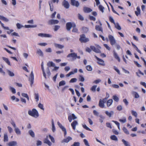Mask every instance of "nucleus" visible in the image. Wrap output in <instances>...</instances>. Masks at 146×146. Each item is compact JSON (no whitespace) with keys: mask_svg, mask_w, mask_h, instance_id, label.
<instances>
[{"mask_svg":"<svg viewBox=\"0 0 146 146\" xmlns=\"http://www.w3.org/2000/svg\"><path fill=\"white\" fill-rule=\"evenodd\" d=\"M79 40L81 43H86L89 41V38L86 37L85 35L84 34L80 35Z\"/></svg>","mask_w":146,"mask_h":146,"instance_id":"1","label":"nucleus"},{"mask_svg":"<svg viewBox=\"0 0 146 146\" xmlns=\"http://www.w3.org/2000/svg\"><path fill=\"white\" fill-rule=\"evenodd\" d=\"M67 57V58H72L73 60H75L77 58L80 59V56H78L77 54L75 53H72L68 54Z\"/></svg>","mask_w":146,"mask_h":146,"instance_id":"2","label":"nucleus"},{"mask_svg":"<svg viewBox=\"0 0 146 146\" xmlns=\"http://www.w3.org/2000/svg\"><path fill=\"white\" fill-rule=\"evenodd\" d=\"M28 114L33 117H35V116L38 117V114L37 111L35 109H33L32 110H29L28 111Z\"/></svg>","mask_w":146,"mask_h":146,"instance_id":"3","label":"nucleus"},{"mask_svg":"<svg viewBox=\"0 0 146 146\" xmlns=\"http://www.w3.org/2000/svg\"><path fill=\"white\" fill-rule=\"evenodd\" d=\"M108 37L111 44L112 45L115 44L116 43V40L113 36L112 35H109Z\"/></svg>","mask_w":146,"mask_h":146,"instance_id":"4","label":"nucleus"},{"mask_svg":"<svg viewBox=\"0 0 146 146\" xmlns=\"http://www.w3.org/2000/svg\"><path fill=\"white\" fill-rule=\"evenodd\" d=\"M95 57L98 61L97 63L98 64L103 66L105 65L104 61L103 60L99 58L96 56H95Z\"/></svg>","mask_w":146,"mask_h":146,"instance_id":"5","label":"nucleus"},{"mask_svg":"<svg viewBox=\"0 0 146 146\" xmlns=\"http://www.w3.org/2000/svg\"><path fill=\"white\" fill-rule=\"evenodd\" d=\"M74 23H72L71 22L67 23L66 24V27L67 30L68 31H70L71 28L73 27Z\"/></svg>","mask_w":146,"mask_h":146,"instance_id":"6","label":"nucleus"},{"mask_svg":"<svg viewBox=\"0 0 146 146\" xmlns=\"http://www.w3.org/2000/svg\"><path fill=\"white\" fill-rule=\"evenodd\" d=\"M34 74L33 72L32 71L30 75V77L29 78V80L31 82V85L32 86L34 82Z\"/></svg>","mask_w":146,"mask_h":146,"instance_id":"7","label":"nucleus"},{"mask_svg":"<svg viewBox=\"0 0 146 146\" xmlns=\"http://www.w3.org/2000/svg\"><path fill=\"white\" fill-rule=\"evenodd\" d=\"M90 47L93 51L96 53H100L101 52V51L99 49L95 47L94 46H91Z\"/></svg>","mask_w":146,"mask_h":146,"instance_id":"8","label":"nucleus"},{"mask_svg":"<svg viewBox=\"0 0 146 146\" xmlns=\"http://www.w3.org/2000/svg\"><path fill=\"white\" fill-rule=\"evenodd\" d=\"M71 3L72 5L75 6L76 7H78L79 5V2L75 0H71Z\"/></svg>","mask_w":146,"mask_h":146,"instance_id":"9","label":"nucleus"},{"mask_svg":"<svg viewBox=\"0 0 146 146\" xmlns=\"http://www.w3.org/2000/svg\"><path fill=\"white\" fill-rule=\"evenodd\" d=\"M38 36H41L42 37H51L52 36L51 35L49 34H47L40 33H38Z\"/></svg>","mask_w":146,"mask_h":146,"instance_id":"10","label":"nucleus"},{"mask_svg":"<svg viewBox=\"0 0 146 146\" xmlns=\"http://www.w3.org/2000/svg\"><path fill=\"white\" fill-rule=\"evenodd\" d=\"M62 5L66 9H68L70 5L68 2L64 0L62 3Z\"/></svg>","mask_w":146,"mask_h":146,"instance_id":"11","label":"nucleus"},{"mask_svg":"<svg viewBox=\"0 0 146 146\" xmlns=\"http://www.w3.org/2000/svg\"><path fill=\"white\" fill-rule=\"evenodd\" d=\"M77 118L74 114H72L71 115H70L68 117V119L69 121L70 122L72 121V119H74Z\"/></svg>","mask_w":146,"mask_h":146,"instance_id":"12","label":"nucleus"},{"mask_svg":"<svg viewBox=\"0 0 146 146\" xmlns=\"http://www.w3.org/2000/svg\"><path fill=\"white\" fill-rule=\"evenodd\" d=\"M83 11L85 13H89L91 12L92 10L90 8L84 7L83 8Z\"/></svg>","mask_w":146,"mask_h":146,"instance_id":"13","label":"nucleus"},{"mask_svg":"<svg viewBox=\"0 0 146 146\" xmlns=\"http://www.w3.org/2000/svg\"><path fill=\"white\" fill-rule=\"evenodd\" d=\"M78 123L77 121H74L71 123V125L72 128L74 130H75L76 126L78 124Z\"/></svg>","mask_w":146,"mask_h":146,"instance_id":"14","label":"nucleus"},{"mask_svg":"<svg viewBox=\"0 0 146 146\" xmlns=\"http://www.w3.org/2000/svg\"><path fill=\"white\" fill-rule=\"evenodd\" d=\"M105 113L106 115L109 116V117H111V115H113L114 114V112L113 111H111L110 112H109L108 111H106Z\"/></svg>","mask_w":146,"mask_h":146,"instance_id":"15","label":"nucleus"},{"mask_svg":"<svg viewBox=\"0 0 146 146\" xmlns=\"http://www.w3.org/2000/svg\"><path fill=\"white\" fill-rule=\"evenodd\" d=\"M113 56L119 62H120V59L119 57L118 56L117 53L114 51L113 52Z\"/></svg>","mask_w":146,"mask_h":146,"instance_id":"16","label":"nucleus"},{"mask_svg":"<svg viewBox=\"0 0 146 146\" xmlns=\"http://www.w3.org/2000/svg\"><path fill=\"white\" fill-rule=\"evenodd\" d=\"M70 90V91H74L72 89L69 88L68 86H66L64 87L62 89V91Z\"/></svg>","mask_w":146,"mask_h":146,"instance_id":"17","label":"nucleus"},{"mask_svg":"<svg viewBox=\"0 0 146 146\" xmlns=\"http://www.w3.org/2000/svg\"><path fill=\"white\" fill-rule=\"evenodd\" d=\"M137 11H135V13L137 16L140 14V9L139 7H137L136 8Z\"/></svg>","mask_w":146,"mask_h":146,"instance_id":"18","label":"nucleus"},{"mask_svg":"<svg viewBox=\"0 0 146 146\" xmlns=\"http://www.w3.org/2000/svg\"><path fill=\"white\" fill-rule=\"evenodd\" d=\"M72 139V138L71 137H68L67 138L64 139L62 141V143H63L64 142H65L66 143H68L70 140H71Z\"/></svg>","mask_w":146,"mask_h":146,"instance_id":"19","label":"nucleus"},{"mask_svg":"<svg viewBox=\"0 0 146 146\" xmlns=\"http://www.w3.org/2000/svg\"><path fill=\"white\" fill-rule=\"evenodd\" d=\"M73 29L72 30V31L73 33H78V29L76 27V25L75 24H74L73 25Z\"/></svg>","mask_w":146,"mask_h":146,"instance_id":"20","label":"nucleus"},{"mask_svg":"<svg viewBox=\"0 0 146 146\" xmlns=\"http://www.w3.org/2000/svg\"><path fill=\"white\" fill-rule=\"evenodd\" d=\"M44 142L47 144L49 146H50L52 145V143L47 138L44 139Z\"/></svg>","mask_w":146,"mask_h":146,"instance_id":"21","label":"nucleus"},{"mask_svg":"<svg viewBox=\"0 0 146 146\" xmlns=\"http://www.w3.org/2000/svg\"><path fill=\"white\" fill-rule=\"evenodd\" d=\"M17 143L15 141H12L9 143L8 145L9 146H14L17 145Z\"/></svg>","mask_w":146,"mask_h":146,"instance_id":"22","label":"nucleus"},{"mask_svg":"<svg viewBox=\"0 0 146 146\" xmlns=\"http://www.w3.org/2000/svg\"><path fill=\"white\" fill-rule=\"evenodd\" d=\"M54 45L56 48H58L59 49H62L64 47L63 45L56 43H54Z\"/></svg>","mask_w":146,"mask_h":146,"instance_id":"23","label":"nucleus"},{"mask_svg":"<svg viewBox=\"0 0 146 146\" xmlns=\"http://www.w3.org/2000/svg\"><path fill=\"white\" fill-rule=\"evenodd\" d=\"M99 106L101 108H103L104 107V102L102 101V99H100L99 100L98 104Z\"/></svg>","mask_w":146,"mask_h":146,"instance_id":"24","label":"nucleus"},{"mask_svg":"<svg viewBox=\"0 0 146 146\" xmlns=\"http://www.w3.org/2000/svg\"><path fill=\"white\" fill-rule=\"evenodd\" d=\"M16 133L18 135H20L21 134V131L18 127H15L14 129Z\"/></svg>","mask_w":146,"mask_h":146,"instance_id":"25","label":"nucleus"},{"mask_svg":"<svg viewBox=\"0 0 146 146\" xmlns=\"http://www.w3.org/2000/svg\"><path fill=\"white\" fill-rule=\"evenodd\" d=\"M47 65L48 67H50L51 66H54V64L52 62L49 61L47 63Z\"/></svg>","mask_w":146,"mask_h":146,"instance_id":"26","label":"nucleus"},{"mask_svg":"<svg viewBox=\"0 0 146 146\" xmlns=\"http://www.w3.org/2000/svg\"><path fill=\"white\" fill-rule=\"evenodd\" d=\"M95 29L97 31H101L103 32V29L99 25H96L95 27Z\"/></svg>","mask_w":146,"mask_h":146,"instance_id":"27","label":"nucleus"},{"mask_svg":"<svg viewBox=\"0 0 146 146\" xmlns=\"http://www.w3.org/2000/svg\"><path fill=\"white\" fill-rule=\"evenodd\" d=\"M29 134L32 137H34L35 136V135L34 132L31 130H30L28 132Z\"/></svg>","mask_w":146,"mask_h":146,"instance_id":"28","label":"nucleus"},{"mask_svg":"<svg viewBox=\"0 0 146 146\" xmlns=\"http://www.w3.org/2000/svg\"><path fill=\"white\" fill-rule=\"evenodd\" d=\"M122 141L125 146H130L128 142L126 141L124 139H122Z\"/></svg>","mask_w":146,"mask_h":146,"instance_id":"29","label":"nucleus"},{"mask_svg":"<svg viewBox=\"0 0 146 146\" xmlns=\"http://www.w3.org/2000/svg\"><path fill=\"white\" fill-rule=\"evenodd\" d=\"M0 19L5 22H8L9 21V20L7 18L1 15H0Z\"/></svg>","mask_w":146,"mask_h":146,"instance_id":"30","label":"nucleus"},{"mask_svg":"<svg viewBox=\"0 0 146 146\" xmlns=\"http://www.w3.org/2000/svg\"><path fill=\"white\" fill-rule=\"evenodd\" d=\"M113 102V100L112 99L109 100L107 102V106L108 107L110 106L112 104Z\"/></svg>","mask_w":146,"mask_h":146,"instance_id":"31","label":"nucleus"},{"mask_svg":"<svg viewBox=\"0 0 146 146\" xmlns=\"http://www.w3.org/2000/svg\"><path fill=\"white\" fill-rule=\"evenodd\" d=\"M8 141V137L7 134V133H4V142L7 141Z\"/></svg>","mask_w":146,"mask_h":146,"instance_id":"32","label":"nucleus"},{"mask_svg":"<svg viewBox=\"0 0 146 146\" xmlns=\"http://www.w3.org/2000/svg\"><path fill=\"white\" fill-rule=\"evenodd\" d=\"M109 4L110 5V6L111 7L112 11H113V13H115V14L119 15V14L114 9L113 7V5H112V4L110 3H109Z\"/></svg>","mask_w":146,"mask_h":146,"instance_id":"33","label":"nucleus"},{"mask_svg":"<svg viewBox=\"0 0 146 146\" xmlns=\"http://www.w3.org/2000/svg\"><path fill=\"white\" fill-rule=\"evenodd\" d=\"M3 60H4L9 65H10V62L8 58L3 57Z\"/></svg>","mask_w":146,"mask_h":146,"instance_id":"34","label":"nucleus"},{"mask_svg":"<svg viewBox=\"0 0 146 146\" xmlns=\"http://www.w3.org/2000/svg\"><path fill=\"white\" fill-rule=\"evenodd\" d=\"M86 69L88 71H91L92 70V68L90 65H88L86 66Z\"/></svg>","mask_w":146,"mask_h":146,"instance_id":"35","label":"nucleus"},{"mask_svg":"<svg viewBox=\"0 0 146 146\" xmlns=\"http://www.w3.org/2000/svg\"><path fill=\"white\" fill-rule=\"evenodd\" d=\"M82 29L83 32L84 33H87L88 31V28L85 27H83L82 28Z\"/></svg>","mask_w":146,"mask_h":146,"instance_id":"36","label":"nucleus"},{"mask_svg":"<svg viewBox=\"0 0 146 146\" xmlns=\"http://www.w3.org/2000/svg\"><path fill=\"white\" fill-rule=\"evenodd\" d=\"M41 69L42 71L43 76L45 78V79H46V74L45 73V72H44V70L43 65L42 63V64H41Z\"/></svg>","mask_w":146,"mask_h":146,"instance_id":"37","label":"nucleus"},{"mask_svg":"<svg viewBox=\"0 0 146 146\" xmlns=\"http://www.w3.org/2000/svg\"><path fill=\"white\" fill-rule=\"evenodd\" d=\"M123 130V131L126 134L128 135L129 134V133L127 129L126 128L123 127L122 129Z\"/></svg>","mask_w":146,"mask_h":146,"instance_id":"38","label":"nucleus"},{"mask_svg":"<svg viewBox=\"0 0 146 146\" xmlns=\"http://www.w3.org/2000/svg\"><path fill=\"white\" fill-rule=\"evenodd\" d=\"M37 26L36 25H25V27L26 28L35 27Z\"/></svg>","mask_w":146,"mask_h":146,"instance_id":"39","label":"nucleus"},{"mask_svg":"<svg viewBox=\"0 0 146 146\" xmlns=\"http://www.w3.org/2000/svg\"><path fill=\"white\" fill-rule=\"evenodd\" d=\"M110 138L111 139L115 141H117L118 140V139L117 137L115 135H112L110 137Z\"/></svg>","mask_w":146,"mask_h":146,"instance_id":"40","label":"nucleus"},{"mask_svg":"<svg viewBox=\"0 0 146 146\" xmlns=\"http://www.w3.org/2000/svg\"><path fill=\"white\" fill-rule=\"evenodd\" d=\"M0 24H1V26L3 27L4 29L5 30H9V27H5L4 26V25L3 23L1 21H0Z\"/></svg>","mask_w":146,"mask_h":146,"instance_id":"41","label":"nucleus"},{"mask_svg":"<svg viewBox=\"0 0 146 146\" xmlns=\"http://www.w3.org/2000/svg\"><path fill=\"white\" fill-rule=\"evenodd\" d=\"M52 131L53 132H54L55 131V128L54 124V121L53 119L52 120Z\"/></svg>","mask_w":146,"mask_h":146,"instance_id":"42","label":"nucleus"},{"mask_svg":"<svg viewBox=\"0 0 146 146\" xmlns=\"http://www.w3.org/2000/svg\"><path fill=\"white\" fill-rule=\"evenodd\" d=\"M115 25V27L117 29L119 30H120L121 29V28L119 24L118 23H117L115 24H114Z\"/></svg>","mask_w":146,"mask_h":146,"instance_id":"43","label":"nucleus"},{"mask_svg":"<svg viewBox=\"0 0 146 146\" xmlns=\"http://www.w3.org/2000/svg\"><path fill=\"white\" fill-rule=\"evenodd\" d=\"M7 72L9 75L11 76H14V73L9 70H7Z\"/></svg>","mask_w":146,"mask_h":146,"instance_id":"44","label":"nucleus"},{"mask_svg":"<svg viewBox=\"0 0 146 146\" xmlns=\"http://www.w3.org/2000/svg\"><path fill=\"white\" fill-rule=\"evenodd\" d=\"M131 113L135 117H137V112L133 110H131Z\"/></svg>","mask_w":146,"mask_h":146,"instance_id":"45","label":"nucleus"},{"mask_svg":"<svg viewBox=\"0 0 146 146\" xmlns=\"http://www.w3.org/2000/svg\"><path fill=\"white\" fill-rule=\"evenodd\" d=\"M66 84L64 80H62L60 82L59 84V86H63Z\"/></svg>","mask_w":146,"mask_h":146,"instance_id":"46","label":"nucleus"},{"mask_svg":"<svg viewBox=\"0 0 146 146\" xmlns=\"http://www.w3.org/2000/svg\"><path fill=\"white\" fill-rule=\"evenodd\" d=\"M57 124L59 127L62 129V130L65 128L59 122H57Z\"/></svg>","mask_w":146,"mask_h":146,"instance_id":"47","label":"nucleus"},{"mask_svg":"<svg viewBox=\"0 0 146 146\" xmlns=\"http://www.w3.org/2000/svg\"><path fill=\"white\" fill-rule=\"evenodd\" d=\"M78 19L81 20L83 21L84 20V18L79 13L78 14Z\"/></svg>","mask_w":146,"mask_h":146,"instance_id":"48","label":"nucleus"},{"mask_svg":"<svg viewBox=\"0 0 146 146\" xmlns=\"http://www.w3.org/2000/svg\"><path fill=\"white\" fill-rule=\"evenodd\" d=\"M49 4L50 7V9L51 11H52L53 10V5L52 6H51V4H52V2L51 1H49Z\"/></svg>","mask_w":146,"mask_h":146,"instance_id":"49","label":"nucleus"},{"mask_svg":"<svg viewBox=\"0 0 146 146\" xmlns=\"http://www.w3.org/2000/svg\"><path fill=\"white\" fill-rule=\"evenodd\" d=\"M99 10L102 11V13L104 12V7L101 5H99Z\"/></svg>","mask_w":146,"mask_h":146,"instance_id":"50","label":"nucleus"},{"mask_svg":"<svg viewBox=\"0 0 146 146\" xmlns=\"http://www.w3.org/2000/svg\"><path fill=\"white\" fill-rule=\"evenodd\" d=\"M113 99L114 101L116 102H118L119 101V99L116 96H113Z\"/></svg>","mask_w":146,"mask_h":146,"instance_id":"51","label":"nucleus"},{"mask_svg":"<svg viewBox=\"0 0 146 146\" xmlns=\"http://www.w3.org/2000/svg\"><path fill=\"white\" fill-rule=\"evenodd\" d=\"M79 80L81 82H83L84 80V78L82 75H80Z\"/></svg>","mask_w":146,"mask_h":146,"instance_id":"52","label":"nucleus"},{"mask_svg":"<svg viewBox=\"0 0 146 146\" xmlns=\"http://www.w3.org/2000/svg\"><path fill=\"white\" fill-rule=\"evenodd\" d=\"M85 144V145L87 146H90L89 145L88 141L86 139H84L83 140Z\"/></svg>","mask_w":146,"mask_h":146,"instance_id":"53","label":"nucleus"},{"mask_svg":"<svg viewBox=\"0 0 146 146\" xmlns=\"http://www.w3.org/2000/svg\"><path fill=\"white\" fill-rule=\"evenodd\" d=\"M109 20L110 22L113 23L114 24H115V22L113 19L111 17H109Z\"/></svg>","mask_w":146,"mask_h":146,"instance_id":"54","label":"nucleus"},{"mask_svg":"<svg viewBox=\"0 0 146 146\" xmlns=\"http://www.w3.org/2000/svg\"><path fill=\"white\" fill-rule=\"evenodd\" d=\"M49 137L51 141L53 143H54V139L53 137L51 136L50 135H49Z\"/></svg>","mask_w":146,"mask_h":146,"instance_id":"55","label":"nucleus"},{"mask_svg":"<svg viewBox=\"0 0 146 146\" xmlns=\"http://www.w3.org/2000/svg\"><path fill=\"white\" fill-rule=\"evenodd\" d=\"M38 106L39 108L43 110H44V109L43 108V105L41 104L40 103H39L38 104Z\"/></svg>","mask_w":146,"mask_h":146,"instance_id":"56","label":"nucleus"},{"mask_svg":"<svg viewBox=\"0 0 146 146\" xmlns=\"http://www.w3.org/2000/svg\"><path fill=\"white\" fill-rule=\"evenodd\" d=\"M60 27L59 25H56L54 26V30L55 31H57Z\"/></svg>","mask_w":146,"mask_h":146,"instance_id":"57","label":"nucleus"},{"mask_svg":"<svg viewBox=\"0 0 146 146\" xmlns=\"http://www.w3.org/2000/svg\"><path fill=\"white\" fill-rule=\"evenodd\" d=\"M77 81V79L75 78L71 79L70 81V83H73L76 82Z\"/></svg>","mask_w":146,"mask_h":146,"instance_id":"58","label":"nucleus"},{"mask_svg":"<svg viewBox=\"0 0 146 146\" xmlns=\"http://www.w3.org/2000/svg\"><path fill=\"white\" fill-rule=\"evenodd\" d=\"M133 94L134 95V97L135 98H137L139 97V94L136 92H135L133 93Z\"/></svg>","mask_w":146,"mask_h":146,"instance_id":"59","label":"nucleus"},{"mask_svg":"<svg viewBox=\"0 0 146 146\" xmlns=\"http://www.w3.org/2000/svg\"><path fill=\"white\" fill-rule=\"evenodd\" d=\"M83 127L85 129L87 130L90 131H91L92 130L89 128L88 127H87L86 125H82Z\"/></svg>","mask_w":146,"mask_h":146,"instance_id":"60","label":"nucleus"},{"mask_svg":"<svg viewBox=\"0 0 146 146\" xmlns=\"http://www.w3.org/2000/svg\"><path fill=\"white\" fill-rule=\"evenodd\" d=\"M35 98L36 100V101H38L39 100V95L38 94H35Z\"/></svg>","mask_w":146,"mask_h":146,"instance_id":"61","label":"nucleus"},{"mask_svg":"<svg viewBox=\"0 0 146 146\" xmlns=\"http://www.w3.org/2000/svg\"><path fill=\"white\" fill-rule=\"evenodd\" d=\"M53 21V19H51L49 20L48 22V25H52L54 24Z\"/></svg>","mask_w":146,"mask_h":146,"instance_id":"62","label":"nucleus"},{"mask_svg":"<svg viewBox=\"0 0 146 146\" xmlns=\"http://www.w3.org/2000/svg\"><path fill=\"white\" fill-rule=\"evenodd\" d=\"M42 144V142L40 140H38L36 141V145L37 146H38L41 145Z\"/></svg>","mask_w":146,"mask_h":146,"instance_id":"63","label":"nucleus"},{"mask_svg":"<svg viewBox=\"0 0 146 146\" xmlns=\"http://www.w3.org/2000/svg\"><path fill=\"white\" fill-rule=\"evenodd\" d=\"M37 53L40 56L43 55V53L41 50L40 49L37 50Z\"/></svg>","mask_w":146,"mask_h":146,"instance_id":"64","label":"nucleus"}]
</instances>
